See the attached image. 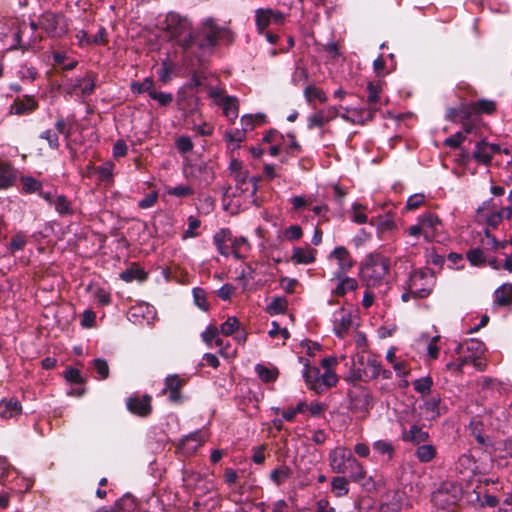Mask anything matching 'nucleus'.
Wrapping results in <instances>:
<instances>
[{
  "label": "nucleus",
  "mask_w": 512,
  "mask_h": 512,
  "mask_svg": "<svg viewBox=\"0 0 512 512\" xmlns=\"http://www.w3.org/2000/svg\"><path fill=\"white\" fill-rule=\"evenodd\" d=\"M240 323L235 316H230L220 325L219 332L224 336H231L238 331Z\"/></svg>",
  "instance_id": "obj_49"
},
{
  "label": "nucleus",
  "mask_w": 512,
  "mask_h": 512,
  "mask_svg": "<svg viewBox=\"0 0 512 512\" xmlns=\"http://www.w3.org/2000/svg\"><path fill=\"white\" fill-rule=\"evenodd\" d=\"M478 215L481 219H483L486 224L492 228H495L499 225V223L503 220V211H492L487 212L485 207H481L478 209Z\"/></svg>",
  "instance_id": "obj_31"
},
{
  "label": "nucleus",
  "mask_w": 512,
  "mask_h": 512,
  "mask_svg": "<svg viewBox=\"0 0 512 512\" xmlns=\"http://www.w3.org/2000/svg\"><path fill=\"white\" fill-rule=\"evenodd\" d=\"M231 241L232 233L229 229H221L213 237V242L218 252L225 257L229 256L231 253L229 245Z\"/></svg>",
  "instance_id": "obj_22"
},
{
  "label": "nucleus",
  "mask_w": 512,
  "mask_h": 512,
  "mask_svg": "<svg viewBox=\"0 0 512 512\" xmlns=\"http://www.w3.org/2000/svg\"><path fill=\"white\" fill-rule=\"evenodd\" d=\"M184 383L185 380L181 379L177 374L169 375L165 379L163 393H168L171 402H179L181 399L180 389Z\"/></svg>",
  "instance_id": "obj_18"
},
{
  "label": "nucleus",
  "mask_w": 512,
  "mask_h": 512,
  "mask_svg": "<svg viewBox=\"0 0 512 512\" xmlns=\"http://www.w3.org/2000/svg\"><path fill=\"white\" fill-rule=\"evenodd\" d=\"M220 40L233 41V33L227 26H221L213 18L203 20L194 37L181 40V47L187 55L194 56L199 62L210 53Z\"/></svg>",
  "instance_id": "obj_1"
},
{
  "label": "nucleus",
  "mask_w": 512,
  "mask_h": 512,
  "mask_svg": "<svg viewBox=\"0 0 512 512\" xmlns=\"http://www.w3.org/2000/svg\"><path fill=\"white\" fill-rule=\"evenodd\" d=\"M285 19L286 15L279 10L271 8H258L255 10V24L259 34H264V31L270 24H284Z\"/></svg>",
  "instance_id": "obj_9"
},
{
  "label": "nucleus",
  "mask_w": 512,
  "mask_h": 512,
  "mask_svg": "<svg viewBox=\"0 0 512 512\" xmlns=\"http://www.w3.org/2000/svg\"><path fill=\"white\" fill-rule=\"evenodd\" d=\"M22 413V406L19 401L9 399L0 403V418L8 420L19 416Z\"/></svg>",
  "instance_id": "obj_25"
},
{
  "label": "nucleus",
  "mask_w": 512,
  "mask_h": 512,
  "mask_svg": "<svg viewBox=\"0 0 512 512\" xmlns=\"http://www.w3.org/2000/svg\"><path fill=\"white\" fill-rule=\"evenodd\" d=\"M493 305L495 307H508L512 305V284L504 283L493 293Z\"/></svg>",
  "instance_id": "obj_21"
},
{
  "label": "nucleus",
  "mask_w": 512,
  "mask_h": 512,
  "mask_svg": "<svg viewBox=\"0 0 512 512\" xmlns=\"http://www.w3.org/2000/svg\"><path fill=\"white\" fill-rule=\"evenodd\" d=\"M166 193L176 198H187L194 194V189L189 185L180 184L174 187H167Z\"/></svg>",
  "instance_id": "obj_43"
},
{
  "label": "nucleus",
  "mask_w": 512,
  "mask_h": 512,
  "mask_svg": "<svg viewBox=\"0 0 512 512\" xmlns=\"http://www.w3.org/2000/svg\"><path fill=\"white\" fill-rule=\"evenodd\" d=\"M150 98L156 100L160 106H168L173 101V94L168 92H150Z\"/></svg>",
  "instance_id": "obj_59"
},
{
  "label": "nucleus",
  "mask_w": 512,
  "mask_h": 512,
  "mask_svg": "<svg viewBox=\"0 0 512 512\" xmlns=\"http://www.w3.org/2000/svg\"><path fill=\"white\" fill-rule=\"evenodd\" d=\"M331 488L336 497H343L349 492L348 480L342 476H336L331 481Z\"/></svg>",
  "instance_id": "obj_40"
},
{
  "label": "nucleus",
  "mask_w": 512,
  "mask_h": 512,
  "mask_svg": "<svg viewBox=\"0 0 512 512\" xmlns=\"http://www.w3.org/2000/svg\"><path fill=\"white\" fill-rule=\"evenodd\" d=\"M66 89L70 95L78 97L90 95L95 89V77L92 74H87L83 78L70 80L67 83Z\"/></svg>",
  "instance_id": "obj_11"
},
{
  "label": "nucleus",
  "mask_w": 512,
  "mask_h": 512,
  "mask_svg": "<svg viewBox=\"0 0 512 512\" xmlns=\"http://www.w3.org/2000/svg\"><path fill=\"white\" fill-rule=\"evenodd\" d=\"M27 237L23 232H17L12 238L7 246L8 251L11 254H14L17 251L23 250L27 244Z\"/></svg>",
  "instance_id": "obj_46"
},
{
  "label": "nucleus",
  "mask_w": 512,
  "mask_h": 512,
  "mask_svg": "<svg viewBox=\"0 0 512 512\" xmlns=\"http://www.w3.org/2000/svg\"><path fill=\"white\" fill-rule=\"evenodd\" d=\"M372 449L379 455H386L388 460H391L395 453L394 446L387 440L374 441L372 443Z\"/></svg>",
  "instance_id": "obj_37"
},
{
  "label": "nucleus",
  "mask_w": 512,
  "mask_h": 512,
  "mask_svg": "<svg viewBox=\"0 0 512 512\" xmlns=\"http://www.w3.org/2000/svg\"><path fill=\"white\" fill-rule=\"evenodd\" d=\"M416 456L422 463L430 462L436 456V449L431 444L419 445L416 450Z\"/></svg>",
  "instance_id": "obj_41"
},
{
  "label": "nucleus",
  "mask_w": 512,
  "mask_h": 512,
  "mask_svg": "<svg viewBox=\"0 0 512 512\" xmlns=\"http://www.w3.org/2000/svg\"><path fill=\"white\" fill-rule=\"evenodd\" d=\"M134 506V500L130 496H125L121 500L117 501L114 508L102 507L97 512H123L125 507L132 508Z\"/></svg>",
  "instance_id": "obj_52"
},
{
  "label": "nucleus",
  "mask_w": 512,
  "mask_h": 512,
  "mask_svg": "<svg viewBox=\"0 0 512 512\" xmlns=\"http://www.w3.org/2000/svg\"><path fill=\"white\" fill-rule=\"evenodd\" d=\"M291 475V469L287 466H279L270 474L271 481L277 486L282 485Z\"/></svg>",
  "instance_id": "obj_44"
},
{
  "label": "nucleus",
  "mask_w": 512,
  "mask_h": 512,
  "mask_svg": "<svg viewBox=\"0 0 512 512\" xmlns=\"http://www.w3.org/2000/svg\"><path fill=\"white\" fill-rule=\"evenodd\" d=\"M317 251L310 247H295L292 251L291 260L295 264L308 265L315 261Z\"/></svg>",
  "instance_id": "obj_23"
},
{
  "label": "nucleus",
  "mask_w": 512,
  "mask_h": 512,
  "mask_svg": "<svg viewBox=\"0 0 512 512\" xmlns=\"http://www.w3.org/2000/svg\"><path fill=\"white\" fill-rule=\"evenodd\" d=\"M165 28L172 38L177 40L181 46V40L189 39L194 37V33L191 31V22L187 17L180 15L177 12H169L165 19Z\"/></svg>",
  "instance_id": "obj_7"
},
{
  "label": "nucleus",
  "mask_w": 512,
  "mask_h": 512,
  "mask_svg": "<svg viewBox=\"0 0 512 512\" xmlns=\"http://www.w3.org/2000/svg\"><path fill=\"white\" fill-rule=\"evenodd\" d=\"M201 225L200 220L195 216L188 217V228L183 234V238H193L198 235L197 230Z\"/></svg>",
  "instance_id": "obj_58"
},
{
  "label": "nucleus",
  "mask_w": 512,
  "mask_h": 512,
  "mask_svg": "<svg viewBox=\"0 0 512 512\" xmlns=\"http://www.w3.org/2000/svg\"><path fill=\"white\" fill-rule=\"evenodd\" d=\"M442 222L439 217L431 212L420 215L417 224L407 229V234L412 237L423 236L426 242H432L440 233Z\"/></svg>",
  "instance_id": "obj_6"
},
{
  "label": "nucleus",
  "mask_w": 512,
  "mask_h": 512,
  "mask_svg": "<svg viewBox=\"0 0 512 512\" xmlns=\"http://www.w3.org/2000/svg\"><path fill=\"white\" fill-rule=\"evenodd\" d=\"M220 106L222 107L223 113L227 117L228 121L233 123L239 114L238 99L234 96H227Z\"/></svg>",
  "instance_id": "obj_29"
},
{
  "label": "nucleus",
  "mask_w": 512,
  "mask_h": 512,
  "mask_svg": "<svg viewBox=\"0 0 512 512\" xmlns=\"http://www.w3.org/2000/svg\"><path fill=\"white\" fill-rule=\"evenodd\" d=\"M287 305V300L284 297H275L267 305L266 310L270 315L282 314L286 311Z\"/></svg>",
  "instance_id": "obj_48"
},
{
  "label": "nucleus",
  "mask_w": 512,
  "mask_h": 512,
  "mask_svg": "<svg viewBox=\"0 0 512 512\" xmlns=\"http://www.w3.org/2000/svg\"><path fill=\"white\" fill-rule=\"evenodd\" d=\"M440 401L439 396H432L424 401L421 409L427 420H434L441 415Z\"/></svg>",
  "instance_id": "obj_27"
},
{
  "label": "nucleus",
  "mask_w": 512,
  "mask_h": 512,
  "mask_svg": "<svg viewBox=\"0 0 512 512\" xmlns=\"http://www.w3.org/2000/svg\"><path fill=\"white\" fill-rule=\"evenodd\" d=\"M330 282L335 283L331 293L336 296H344L358 287L357 280L347 276V273H333V277L330 279Z\"/></svg>",
  "instance_id": "obj_12"
},
{
  "label": "nucleus",
  "mask_w": 512,
  "mask_h": 512,
  "mask_svg": "<svg viewBox=\"0 0 512 512\" xmlns=\"http://www.w3.org/2000/svg\"><path fill=\"white\" fill-rule=\"evenodd\" d=\"M120 279L130 283L134 280L144 281L146 279V273L138 268H129L121 272Z\"/></svg>",
  "instance_id": "obj_47"
},
{
  "label": "nucleus",
  "mask_w": 512,
  "mask_h": 512,
  "mask_svg": "<svg viewBox=\"0 0 512 512\" xmlns=\"http://www.w3.org/2000/svg\"><path fill=\"white\" fill-rule=\"evenodd\" d=\"M304 97L308 103H312L317 100L320 103H325L328 100L327 94L321 88L315 85H308L304 89Z\"/></svg>",
  "instance_id": "obj_32"
},
{
  "label": "nucleus",
  "mask_w": 512,
  "mask_h": 512,
  "mask_svg": "<svg viewBox=\"0 0 512 512\" xmlns=\"http://www.w3.org/2000/svg\"><path fill=\"white\" fill-rule=\"evenodd\" d=\"M299 361L304 364L302 375L310 390L321 394L337 384L338 377L334 371L325 370L321 373L318 367L310 366L307 359L299 357Z\"/></svg>",
  "instance_id": "obj_3"
},
{
  "label": "nucleus",
  "mask_w": 512,
  "mask_h": 512,
  "mask_svg": "<svg viewBox=\"0 0 512 512\" xmlns=\"http://www.w3.org/2000/svg\"><path fill=\"white\" fill-rule=\"evenodd\" d=\"M433 381L431 377H421L413 382L414 390L421 395H427L430 393Z\"/></svg>",
  "instance_id": "obj_51"
},
{
  "label": "nucleus",
  "mask_w": 512,
  "mask_h": 512,
  "mask_svg": "<svg viewBox=\"0 0 512 512\" xmlns=\"http://www.w3.org/2000/svg\"><path fill=\"white\" fill-rule=\"evenodd\" d=\"M500 150L496 144H491L486 141H480L476 144L473 151L474 159L481 164L488 165L493 157Z\"/></svg>",
  "instance_id": "obj_17"
},
{
  "label": "nucleus",
  "mask_w": 512,
  "mask_h": 512,
  "mask_svg": "<svg viewBox=\"0 0 512 512\" xmlns=\"http://www.w3.org/2000/svg\"><path fill=\"white\" fill-rule=\"evenodd\" d=\"M361 209H363V206L359 203H353L351 210H352V221L357 224H365L368 221V217L365 213L361 212Z\"/></svg>",
  "instance_id": "obj_60"
},
{
  "label": "nucleus",
  "mask_w": 512,
  "mask_h": 512,
  "mask_svg": "<svg viewBox=\"0 0 512 512\" xmlns=\"http://www.w3.org/2000/svg\"><path fill=\"white\" fill-rule=\"evenodd\" d=\"M115 165L111 161L103 163L101 166L95 169L100 181L112 183L114 178Z\"/></svg>",
  "instance_id": "obj_36"
},
{
  "label": "nucleus",
  "mask_w": 512,
  "mask_h": 512,
  "mask_svg": "<svg viewBox=\"0 0 512 512\" xmlns=\"http://www.w3.org/2000/svg\"><path fill=\"white\" fill-rule=\"evenodd\" d=\"M93 298L100 306L109 305L111 302L110 292L102 287H96L93 290Z\"/></svg>",
  "instance_id": "obj_53"
},
{
  "label": "nucleus",
  "mask_w": 512,
  "mask_h": 512,
  "mask_svg": "<svg viewBox=\"0 0 512 512\" xmlns=\"http://www.w3.org/2000/svg\"><path fill=\"white\" fill-rule=\"evenodd\" d=\"M231 253L235 258L240 259L243 257V254L247 252L250 248V244L245 237L233 238L230 242Z\"/></svg>",
  "instance_id": "obj_34"
},
{
  "label": "nucleus",
  "mask_w": 512,
  "mask_h": 512,
  "mask_svg": "<svg viewBox=\"0 0 512 512\" xmlns=\"http://www.w3.org/2000/svg\"><path fill=\"white\" fill-rule=\"evenodd\" d=\"M219 329L216 326L209 325L201 334L202 340L208 344L211 345L213 341H215V345L220 347L223 344V340L217 338V335L219 334Z\"/></svg>",
  "instance_id": "obj_45"
},
{
  "label": "nucleus",
  "mask_w": 512,
  "mask_h": 512,
  "mask_svg": "<svg viewBox=\"0 0 512 512\" xmlns=\"http://www.w3.org/2000/svg\"><path fill=\"white\" fill-rule=\"evenodd\" d=\"M38 107V102L34 96L25 95L23 98H17L10 105V114L14 115H28L35 111Z\"/></svg>",
  "instance_id": "obj_16"
},
{
  "label": "nucleus",
  "mask_w": 512,
  "mask_h": 512,
  "mask_svg": "<svg viewBox=\"0 0 512 512\" xmlns=\"http://www.w3.org/2000/svg\"><path fill=\"white\" fill-rule=\"evenodd\" d=\"M176 148L180 153H188L193 149V143L188 136H181L175 142Z\"/></svg>",
  "instance_id": "obj_64"
},
{
  "label": "nucleus",
  "mask_w": 512,
  "mask_h": 512,
  "mask_svg": "<svg viewBox=\"0 0 512 512\" xmlns=\"http://www.w3.org/2000/svg\"><path fill=\"white\" fill-rule=\"evenodd\" d=\"M346 473L349 474V477L354 482H361L366 477V471L362 464L352 456L346 466Z\"/></svg>",
  "instance_id": "obj_28"
},
{
  "label": "nucleus",
  "mask_w": 512,
  "mask_h": 512,
  "mask_svg": "<svg viewBox=\"0 0 512 512\" xmlns=\"http://www.w3.org/2000/svg\"><path fill=\"white\" fill-rule=\"evenodd\" d=\"M234 177L237 182L236 189L243 193H249V198L251 199L252 202H254L255 195L258 189V178L254 176L248 177L246 174L242 175L241 173L237 174Z\"/></svg>",
  "instance_id": "obj_20"
},
{
  "label": "nucleus",
  "mask_w": 512,
  "mask_h": 512,
  "mask_svg": "<svg viewBox=\"0 0 512 512\" xmlns=\"http://www.w3.org/2000/svg\"><path fill=\"white\" fill-rule=\"evenodd\" d=\"M352 326L353 319L351 313L341 306L333 315L334 332L338 337L344 338Z\"/></svg>",
  "instance_id": "obj_14"
},
{
  "label": "nucleus",
  "mask_w": 512,
  "mask_h": 512,
  "mask_svg": "<svg viewBox=\"0 0 512 512\" xmlns=\"http://www.w3.org/2000/svg\"><path fill=\"white\" fill-rule=\"evenodd\" d=\"M429 438V434L427 431H424L421 427L414 424L409 430L402 432V440L405 442H411L415 445H419L420 443L426 442Z\"/></svg>",
  "instance_id": "obj_26"
},
{
  "label": "nucleus",
  "mask_w": 512,
  "mask_h": 512,
  "mask_svg": "<svg viewBox=\"0 0 512 512\" xmlns=\"http://www.w3.org/2000/svg\"><path fill=\"white\" fill-rule=\"evenodd\" d=\"M373 406V398L364 388L353 392L350 396V409L353 412L361 413L363 417L368 415Z\"/></svg>",
  "instance_id": "obj_10"
},
{
  "label": "nucleus",
  "mask_w": 512,
  "mask_h": 512,
  "mask_svg": "<svg viewBox=\"0 0 512 512\" xmlns=\"http://www.w3.org/2000/svg\"><path fill=\"white\" fill-rule=\"evenodd\" d=\"M352 456V453L343 446L334 448L329 453V464L331 469L336 473H346V466Z\"/></svg>",
  "instance_id": "obj_13"
},
{
  "label": "nucleus",
  "mask_w": 512,
  "mask_h": 512,
  "mask_svg": "<svg viewBox=\"0 0 512 512\" xmlns=\"http://www.w3.org/2000/svg\"><path fill=\"white\" fill-rule=\"evenodd\" d=\"M241 127L248 132L254 129L257 124L265 122L264 114H245L241 117Z\"/></svg>",
  "instance_id": "obj_39"
},
{
  "label": "nucleus",
  "mask_w": 512,
  "mask_h": 512,
  "mask_svg": "<svg viewBox=\"0 0 512 512\" xmlns=\"http://www.w3.org/2000/svg\"><path fill=\"white\" fill-rule=\"evenodd\" d=\"M150 401L151 397L148 395L143 397H130L127 400L126 405L131 413L137 414L139 416H146L151 411Z\"/></svg>",
  "instance_id": "obj_19"
},
{
  "label": "nucleus",
  "mask_w": 512,
  "mask_h": 512,
  "mask_svg": "<svg viewBox=\"0 0 512 512\" xmlns=\"http://www.w3.org/2000/svg\"><path fill=\"white\" fill-rule=\"evenodd\" d=\"M246 131L241 129H230L225 132L224 138L227 143H235L237 147L246 139Z\"/></svg>",
  "instance_id": "obj_50"
},
{
  "label": "nucleus",
  "mask_w": 512,
  "mask_h": 512,
  "mask_svg": "<svg viewBox=\"0 0 512 512\" xmlns=\"http://www.w3.org/2000/svg\"><path fill=\"white\" fill-rule=\"evenodd\" d=\"M255 372L266 383L274 382L278 377V370L275 367H267L263 364H257Z\"/></svg>",
  "instance_id": "obj_35"
},
{
  "label": "nucleus",
  "mask_w": 512,
  "mask_h": 512,
  "mask_svg": "<svg viewBox=\"0 0 512 512\" xmlns=\"http://www.w3.org/2000/svg\"><path fill=\"white\" fill-rule=\"evenodd\" d=\"M40 138L46 140L51 149H58L59 138L57 132L51 129L45 130L40 134Z\"/></svg>",
  "instance_id": "obj_62"
},
{
  "label": "nucleus",
  "mask_w": 512,
  "mask_h": 512,
  "mask_svg": "<svg viewBox=\"0 0 512 512\" xmlns=\"http://www.w3.org/2000/svg\"><path fill=\"white\" fill-rule=\"evenodd\" d=\"M38 26L51 38H62L69 30V22L65 15L51 11L43 13L38 24L31 22V31H36Z\"/></svg>",
  "instance_id": "obj_5"
},
{
  "label": "nucleus",
  "mask_w": 512,
  "mask_h": 512,
  "mask_svg": "<svg viewBox=\"0 0 512 512\" xmlns=\"http://www.w3.org/2000/svg\"><path fill=\"white\" fill-rule=\"evenodd\" d=\"M389 269V258L379 253H371L361 262L360 276L368 287H376L384 282Z\"/></svg>",
  "instance_id": "obj_2"
},
{
  "label": "nucleus",
  "mask_w": 512,
  "mask_h": 512,
  "mask_svg": "<svg viewBox=\"0 0 512 512\" xmlns=\"http://www.w3.org/2000/svg\"><path fill=\"white\" fill-rule=\"evenodd\" d=\"M94 369L97 371L100 379H106L109 375V366L106 360L96 358L93 361Z\"/></svg>",
  "instance_id": "obj_63"
},
{
  "label": "nucleus",
  "mask_w": 512,
  "mask_h": 512,
  "mask_svg": "<svg viewBox=\"0 0 512 512\" xmlns=\"http://www.w3.org/2000/svg\"><path fill=\"white\" fill-rule=\"evenodd\" d=\"M435 285V276L431 269L414 270L404 284V288L413 294V298L428 297Z\"/></svg>",
  "instance_id": "obj_4"
},
{
  "label": "nucleus",
  "mask_w": 512,
  "mask_h": 512,
  "mask_svg": "<svg viewBox=\"0 0 512 512\" xmlns=\"http://www.w3.org/2000/svg\"><path fill=\"white\" fill-rule=\"evenodd\" d=\"M17 177V171L6 162H0V190L12 187Z\"/></svg>",
  "instance_id": "obj_24"
},
{
  "label": "nucleus",
  "mask_w": 512,
  "mask_h": 512,
  "mask_svg": "<svg viewBox=\"0 0 512 512\" xmlns=\"http://www.w3.org/2000/svg\"><path fill=\"white\" fill-rule=\"evenodd\" d=\"M329 258L337 261L338 270L334 273H347L354 265L350 252L344 246L335 247Z\"/></svg>",
  "instance_id": "obj_15"
},
{
  "label": "nucleus",
  "mask_w": 512,
  "mask_h": 512,
  "mask_svg": "<svg viewBox=\"0 0 512 512\" xmlns=\"http://www.w3.org/2000/svg\"><path fill=\"white\" fill-rule=\"evenodd\" d=\"M53 204L56 212L60 216H69L73 214L71 202L64 195H57Z\"/></svg>",
  "instance_id": "obj_38"
},
{
  "label": "nucleus",
  "mask_w": 512,
  "mask_h": 512,
  "mask_svg": "<svg viewBox=\"0 0 512 512\" xmlns=\"http://www.w3.org/2000/svg\"><path fill=\"white\" fill-rule=\"evenodd\" d=\"M461 487L452 482L443 483L432 494V501L443 509L456 504L461 499Z\"/></svg>",
  "instance_id": "obj_8"
},
{
  "label": "nucleus",
  "mask_w": 512,
  "mask_h": 512,
  "mask_svg": "<svg viewBox=\"0 0 512 512\" xmlns=\"http://www.w3.org/2000/svg\"><path fill=\"white\" fill-rule=\"evenodd\" d=\"M21 183L23 186V190L26 193H34L36 191H39L42 186L40 181L36 180L35 178H33L31 176L21 177Z\"/></svg>",
  "instance_id": "obj_56"
},
{
  "label": "nucleus",
  "mask_w": 512,
  "mask_h": 512,
  "mask_svg": "<svg viewBox=\"0 0 512 512\" xmlns=\"http://www.w3.org/2000/svg\"><path fill=\"white\" fill-rule=\"evenodd\" d=\"M37 70L32 66H21L18 70V77L23 81L32 82L36 79Z\"/></svg>",
  "instance_id": "obj_61"
},
{
  "label": "nucleus",
  "mask_w": 512,
  "mask_h": 512,
  "mask_svg": "<svg viewBox=\"0 0 512 512\" xmlns=\"http://www.w3.org/2000/svg\"><path fill=\"white\" fill-rule=\"evenodd\" d=\"M384 83L381 81L369 82L367 84L368 97L370 104H377L380 101V94L383 91Z\"/></svg>",
  "instance_id": "obj_42"
},
{
  "label": "nucleus",
  "mask_w": 512,
  "mask_h": 512,
  "mask_svg": "<svg viewBox=\"0 0 512 512\" xmlns=\"http://www.w3.org/2000/svg\"><path fill=\"white\" fill-rule=\"evenodd\" d=\"M195 304L203 311H207L209 304L206 299L205 291L200 287H195L192 290Z\"/></svg>",
  "instance_id": "obj_54"
},
{
  "label": "nucleus",
  "mask_w": 512,
  "mask_h": 512,
  "mask_svg": "<svg viewBox=\"0 0 512 512\" xmlns=\"http://www.w3.org/2000/svg\"><path fill=\"white\" fill-rule=\"evenodd\" d=\"M466 257L470 264L475 267H482L487 263L486 253L481 248L469 249L466 253Z\"/></svg>",
  "instance_id": "obj_33"
},
{
  "label": "nucleus",
  "mask_w": 512,
  "mask_h": 512,
  "mask_svg": "<svg viewBox=\"0 0 512 512\" xmlns=\"http://www.w3.org/2000/svg\"><path fill=\"white\" fill-rule=\"evenodd\" d=\"M154 83L150 78H145L142 82L132 83L131 88L134 93H143L147 92L150 96V92H154Z\"/></svg>",
  "instance_id": "obj_55"
},
{
  "label": "nucleus",
  "mask_w": 512,
  "mask_h": 512,
  "mask_svg": "<svg viewBox=\"0 0 512 512\" xmlns=\"http://www.w3.org/2000/svg\"><path fill=\"white\" fill-rule=\"evenodd\" d=\"M142 316L147 322L155 317L154 308L146 303L138 304L129 311V318H138Z\"/></svg>",
  "instance_id": "obj_30"
},
{
  "label": "nucleus",
  "mask_w": 512,
  "mask_h": 512,
  "mask_svg": "<svg viewBox=\"0 0 512 512\" xmlns=\"http://www.w3.org/2000/svg\"><path fill=\"white\" fill-rule=\"evenodd\" d=\"M325 124H327V121L325 119L324 114L321 110L316 111L315 113H312L308 116L307 119V127L308 129H313L315 127H323Z\"/></svg>",
  "instance_id": "obj_57"
}]
</instances>
